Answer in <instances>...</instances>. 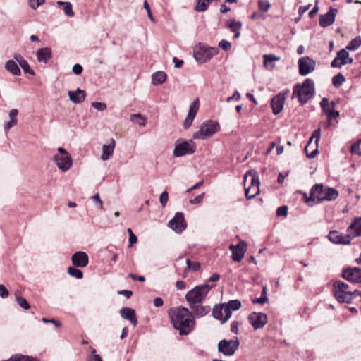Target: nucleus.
<instances>
[{"mask_svg": "<svg viewBox=\"0 0 361 361\" xmlns=\"http://www.w3.org/2000/svg\"><path fill=\"white\" fill-rule=\"evenodd\" d=\"M169 314L173 327L178 330L180 335H188L193 330L195 322L188 308L179 307L175 310H170Z\"/></svg>", "mask_w": 361, "mask_h": 361, "instance_id": "nucleus-1", "label": "nucleus"}, {"mask_svg": "<svg viewBox=\"0 0 361 361\" xmlns=\"http://www.w3.org/2000/svg\"><path fill=\"white\" fill-rule=\"evenodd\" d=\"M347 232L348 234L344 235L336 230H333L329 233L328 238L334 244H349L353 238L361 235V217L355 219L348 228Z\"/></svg>", "mask_w": 361, "mask_h": 361, "instance_id": "nucleus-2", "label": "nucleus"}, {"mask_svg": "<svg viewBox=\"0 0 361 361\" xmlns=\"http://www.w3.org/2000/svg\"><path fill=\"white\" fill-rule=\"evenodd\" d=\"M338 196V192L336 189L317 183L311 188L310 196L309 199L306 200V203L308 206L312 207L313 205L312 202L319 203L323 201H332L336 200Z\"/></svg>", "mask_w": 361, "mask_h": 361, "instance_id": "nucleus-3", "label": "nucleus"}, {"mask_svg": "<svg viewBox=\"0 0 361 361\" xmlns=\"http://www.w3.org/2000/svg\"><path fill=\"white\" fill-rule=\"evenodd\" d=\"M314 91L313 80L306 78L301 85L294 86L292 98L297 97L301 104H305L312 97Z\"/></svg>", "mask_w": 361, "mask_h": 361, "instance_id": "nucleus-4", "label": "nucleus"}, {"mask_svg": "<svg viewBox=\"0 0 361 361\" xmlns=\"http://www.w3.org/2000/svg\"><path fill=\"white\" fill-rule=\"evenodd\" d=\"M333 291L335 298L339 302L349 303L355 295L360 293L358 290H349L348 286L343 281H336L333 284Z\"/></svg>", "mask_w": 361, "mask_h": 361, "instance_id": "nucleus-5", "label": "nucleus"}, {"mask_svg": "<svg viewBox=\"0 0 361 361\" xmlns=\"http://www.w3.org/2000/svg\"><path fill=\"white\" fill-rule=\"evenodd\" d=\"M212 288L213 286L204 284L196 286L189 290L185 295V299L190 307L196 304H201Z\"/></svg>", "mask_w": 361, "mask_h": 361, "instance_id": "nucleus-6", "label": "nucleus"}, {"mask_svg": "<svg viewBox=\"0 0 361 361\" xmlns=\"http://www.w3.org/2000/svg\"><path fill=\"white\" fill-rule=\"evenodd\" d=\"M217 53L218 48L209 47L202 43L195 45L193 51L195 60L201 63L207 62Z\"/></svg>", "mask_w": 361, "mask_h": 361, "instance_id": "nucleus-7", "label": "nucleus"}, {"mask_svg": "<svg viewBox=\"0 0 361 361\" xmlns=\"http://www.w3.org/2000/svg\"><path fill=\"white\" fill-rule=\"evenodd\" d=\"M219 130L220 126L217 121L208 120L200 126V129L194 133L192 137L194 139L206 140L212 137Z\"/></svg>", "mask_w": 361, "mask_h": 361, "instance_id": "nucleus-8", "label": "nucleus"}, {"mask_svg": "<svg viewBox=\"0 0 361 361\" xmlns=\"http://www.w3.org/2000/svg\"><path fill=\"white\" fill-rule=\"evenodd\" d=\"M58 154L54 155V161L62 171H67L72 166L73 160L69 153L63 147L58 148Z\"/></svg>", "mask_w": 361, "mask_h": 361, "instance_id": "nucleus-9", "label": "nucleus"}, {"mask_svg": "<svg viewBox=\"0 0 361 361\" xmlns=\"http://www.w3.org/2000/svg\"><path fill=\"white\" fill-rule=\"evenodd\" d=\"M240 341L238 337L231 340L222 339L218 343V350L226 356H231L238 349Z\"/></svg>", "mask_w": 361, "mask_h": 361, "instance_id": "nucleus-10", "label": "nucleus"}, {"mask_svg": "<svg viewBox=\"0 0 361 361\" xmlns=\"http://www.w3.org/2000/svg\"><path fill=\"white\" fill-rule=\"evenodd\" d=\"M321 137V130L317 128L312 133L307 145L305 147L306 156L310 158H314L319 153L318 143Z\"/></svg>", "mask_w": 361, "mask_h": 361, "instance_id": "nucleus-11", "label": "nucleus"}, {"mask_svg": "<svg viewBox=\"0 0 361 361\" xmlns=\"http://www.w3.org/2000/svg\"><path fill=\"white\" fill-rule=\"evenodd\" d=\"M195 145L190 141H183L176 144L173 149V156L176 157H183L185 154H192L195 152Z\"/></svg>", "mask_w": 361, "mask_h": 361, "instance_id": "nucleus-12", "label": "nucleus"}, {"mask_svg": "<svg viewBox=\"0 0 361 361\" xmlns=\"http://www.w3.org/2000/svg\"><path fill=\"white\" fill-rule=\"evenodd\" d=\"M168 226L177 233H182L187 226L183 213H176L173 218L169 221Z\"/></svg>", "mask_w": 361, "mask_h": 361, "instance_id": "nucleus-13", "label": "nucleus"}, {"mask_svg": "<svg viewBox=\"0 0 361 361\" xmlns=\"http://www.w3.org/2000/svg\"><path fill=\"white\" fill-rule=\"evenodd\" d=\"M267 320V314L262 312H253L248 316V321L255 330L263 328Z\"/></svg>", "mask_w": 361, "mask_h": 361, "instance_id": "nucleus-14", "label": "nucleus"}, {"mask_svg": "<svg viewBox=\"0 0 361 361\" xmlns=\"http://www.w3.org/2000/svg\"><path fill=\"white\" fill-rule=\"evenodd\" d=\"M342 277L351 283H361V269L348 267L343 270Z\"/></svg>", "mask_w": 361, "mask_h": 361, "instance_id": "nucleus-15", "label": "nucleus"}, {"mask_svg": "<svg viewBox=\"0 0 361 361\" xmlns=\"http://www.w3.org/2000/svg\"><path fill=\"white\" fill-rule=\"evenodd\" d=\"M299 73L301 75H307L311 73L315 66V62L308 56H304L298 61Z\"/></svg>", "mask_w": 361, "mask_h": 361, "instance_id": "nucleus-16", "label": "nucleus"}, {"mask_svg": "<svg viewBox=\"0 0 361 361\" xmlns=\"http://www.w3.org/2000/svg\"><path fill=\"white\" fill-rule=\"evenodd\" d=\"M288 90L284 93H279L274 97L271 101V106L272 112L274 115L279 114L283 109L286 94H287Z\"/></svg>", "mask_w": 361, "mask_h": 361, "instance_id": "nucleus-17", "label": "nucleus"}, {"mask_svg": "<svg viewBox=\"0 0 361 361\" xmlns=\"http://www.w3.org/2000/svg\"><path fill=\"white\" fill-rule=\"evenodd\" d=\"M247 244L245 241H240L238 245H231L230 250L232 252V259L235 262H240L246 252Z\"/></svg>", "mask_w": 361, "mask_h": 361, "instance_id": "nucleus-18", "label": "nucleus"}, {"mask_svg": "<svg viewBox=\"0 0 361 361\" xmlns=\"http://www.w3.org/2000/svg\"><path fill=\"white\" fill-rule=\"evenodd\" d=\"M338 13V9L330 7L329 11L319 16V24L322 27H327L331 25L335 21V17Z\"/></svg>", "mask_w": 361, "mask_h": 361, "instance_id": "nucleus-19", "label": "nucleus"}, {"mask_svg": "<svg viewBox=\"0 0 361 361\" xmlns=\"http://www.w3.org/2000/svg\"><path fill=\"white\" fill-rule=\"evenodd\" d=\"M212 314L214 317L222 323L228 321L231 317L230 310L226 309L223 304L216 305L212 310Z\"/></svg>", "mask_w": 361, "mask_h": 361, "instance_id": "nucleus-20", "label": "nucleus"}, {"mask_svg": "<svg viewBox=\"0 0 361 361\" xmlns=\"http://www.w3.org/2000/svg\"><path fill=\"white\" fill-rule=\"evenodd\" d=\"M199 109V100L196 99L190 104L188 114L183 122V127L185 129H188L192 125V123Z\"/></svg>", "mask_w": 361, "mask_h": 361, "instance_id": "nucleus-21", "label": "nucleus"}, {"mask_svg": "<svg viewBox=\"0 0 361 361\" xmlns=\"http://www.w3.org/2000/svg\"><path fill=\"white\" fill-rule=\"evenodd\" d=\"M71 261L75 267H85L89 263V257L86 252L78 251L72 255Z\"/></svg>", "mask_w": 361, "mask_h": 361, "instance_id": "nucleus-22", "label": "nucleus"}, {"mask_svg": "<svg viewBox=\"0 0 361 361\" xmlns=\"http://www.w3.org/2000/svg\"><path fill=\"white\" fill-rule=\"evenodd\" d=\"M349 53L345 49H341L338 53L336 57L331 63V66L333 68H341L348 63Z\"/></svg>", "mask_w": 361, "mask_h": 361, "instance_id": "nucleus-23", "label": "nucleus"}, {"mask_svg": "<svg viewBox=\"0 0 361 361\" xmlns=\"http://www.w3.org/2000/svg\"><path fill=\"white\" fill-rule=\"evenodd\" d=\"M121 316L123 319L129 320L130 322L136 326L137 324V319L136 317L135 311L130 307H123L120 310Z\"/></svg>", "mask_w": 361, "mask_h": 361, "instance_id": "nucleus-24", "label": "nucleus"}, {"mask_svg": "<svg viewBox=\"0 0 361 361\" xmlns=\"http://www.w3.org/2000/svg\"><path fill=\"white\" fill-rule=\"evenodd\" d=\"M69 99L75 104H80L85 99L86 93L84 90L78 88L75 91H68Z\"/></svg>", "mask_w": 361, "mask_h": 361, "instance_id": "nucleus-25", "label": "nucleus"}, {"mask_svg": "<svg viewBox=\"0 0 361 361\" xmlns=\"http://www.w3.org/2000/svg\"><path fill=\"white\" fill-rule=\"evenodd\" d=\"M115 145V140L112 138L110 140L109 144L104 145L102 146V152L101 155L102 160L106 161L110 159L114 153Z\"/></svg>", "mask_w": 361, "mask_h": 361, "instance_id": "nucleus-26", "label": "nucleus"}, {"mask_svg": "<svg viewBox=\"0 0 361 361\" xmlns=\"http://www.w3.org/2000/svg\"><path fill=\"white\" fill-rule=\"evenodd\" d=\"M36 56L39 62L47 63L52 57V52L49 47L41 48L36 52Z\"/></svg>", "mask_w": 361, "mask_h": 361, "instance_id": "nucleus-27", "label": "nucleus"}, {"mask_svg": "<svg viewBox=\"0 0 361 361\" xmlns=\"http://www.w3.org/2000/svg\"><path fill=\"white\" fill-rule=\"evenodd\" d=\"M259 180L256 172L249 171L247 172L244 176V185L250 186H255L259 188Z\"/></svg>", "mask_w": 361, "mask_h": 361, "instance_id": "nucleus-28", "label": "nucleus"}, {"mask_svg": "<svg viewBox=\"0 0 361 361\" xmlns=\"http://www.w3.org/2000/svg\"><path fill=\"white\" fill-rule=\"evenodd\" d=\"M226 25L234 33V38L237 39L240 37L242 27L241 22L230 19L226 21Z\"/></svg>", "mask_w": 361, "mask_h": 361, "instance_id": "nucleus-29", "label": "nucleus"}, {"mask_svg": "<svg viewBox=\"0 0 361 361\" xmlns=\"http://www.w3.org/2000/svg\"><path fill=\"white\" fill-rule=\"evenodd\" d=\"M4 68L8 72L11 73L13 75L18 76L21 74L20 69L14 60H8L5 63Z\"/></svg>", "mask_w": 361, "mask_h": 361, "instance_id": "nucleus-30", "label": "nucleus"}, {"mask_svg": "<svg viewBox=\"0 0 361 361\" xmlns=\"http://www.w3.org/2000/svg\"><path fill=\"white\" fill-rule=\"evenodd\" d=\"M190 307L192 309L194 314L199 317L205 316L210 311L209 306H202L201 304H196Z\"/></svg>", "mask_w": 361, "mask_h": 361, "instance_id": "nucleus-31", "label": "nucleus"}, {"mask_svg": "<svg viewBox=\"0 0 361 361\" xmlns=\"http://www.w3.org/2000/svg\"><path fill=\"white\" fill-rule=\"evenodd\" d=\"M335 102H329L327 98H323L320 102V106L322 111L326 115L329 113L332 114V110L335 109Z\"/></svg>", "mask_w": 361, "mask_h": 361, "instance_id": "nucleus-32", "label": "nucleus"}, {"mask_svg": "<svg viewBox=\"0 0 361 361\" xmlns=\"http://www.w3.org/2000/svg\"><path fill=\"white\" fill-rule=\"evenodd\" d=\"M166 74L164 71H157L152 77V82L153 85H160L164 83L166 80Z\"/></svg>", "mask_w": 361, "mask_h": 361, "instance_id": "nucleus-33", "label": "nucleus"}, {"mask_svg": "<svg viewBox=\"0 0 361 361\" xmlns=\"http://www.w3.org/2000/svg\"><path fill=\"white\" fill-rule=\"evenodd\" d=\"M245 195L247 200L254 198L256 195L259 193V188L254 186H250L244 185Z\"/></svg>", "mask_w": 361, "mask_h": 361, "instance_id": "nucleus-34", "label": "nucleus"}, {"mask_svg": "<svg viewBox=\"0 0 361 361\" xmlns=\"http://www.w3.org/2000/svg\"><path fill=\"white\" fill-rule=\"evenodd\" d=\"M18 114V111L16 109H13L10 111V112H9L10 121L8 122H7L5 125L6 130L10 129L11 128H12L17 123Z\"/></svg>", "mask_w": 361, "mask_h": 361, "instance_id": "nucleus-35", "label": "nucleus"}, {"mask_svg": "<svg viewBox=\"0 0 361 361\" xmlns=\"http://www.w3.org/2000/svg\"><path fill=\"white\" fill-rule=\"evenodd\" d=\"M223 305L226 309L230 310L231 315L233 311L238 310L241 307V302L238 300H232Z\"/></svg>", "mask_w": 361, "mask_h": 361, "instance_id": "nucleus-36", "label": "nucleus"}, {"mask_svg": "<svg viewBox=\"0 0 361 361\" xmlns=\"http://www.w3.org/2000/svg\"><path fill=\"white\" fill-rule=\"evenodd\" d=\"M263 58L264 66L268 69H272L274 66V64H272V62L279 59V57H276L274 54H265Z\"/></svg>", "mask_w": 361, "mask_h": 361, "instance_id": "nucleus-37", "label": "nucleus"}, {"mask_svg": "<svg viewBox=\"0 0 361 361\" xmlns=\"http://www.w3.org/2000/svg\"><path fill=\"white\" fill-rule=\"evenodd\" d=\"M132 122L137 123L139 126H145L147 124V119L140 114H132L130 116Z\"/></svg>", "mask_w": 361, "mask_h": 361, "instance_id": "nucleus-38", "label": "nucleus"}, {"mask_svg": "<svg viewBox=\"0 0 361 361\" xmlns=\"http://www.w3.org/2000/svg\"><path fill=\"white\" fill-rule=\"evenodd\" d=\"M361 46V37L357 36L352 39L346 46L345 49L349 51H355Z\"/></svg>", "mask_w": 361, "mask_h": 361, "instance_id": "nucleus-39", "label": "nucleus"}, {"mask_svg": "<svg viewBox=\"0 0 361 361\" xmlns=\"http://www.w3.org/2000/svg\"><path fill=\"white\" fill-rule=\"evenodd\" d=\"M210 1L211 0H197L195 10L198 12L205 11L208 8Z\"/></svg>", "mask_w": 361, "mask_h": 361, "instance_id": "nucleus-40", "label": "nucleus"}, {"mask_svg": "<svg viewBox=\"0 0 361 361\" xmlns=\"http://www.w3.org/2000/svg\"><path fill=\"white\" fill-rule=\"evenodd\" d=\"M361 139H358L355 143L352 144L350 148V152L353 155H361Z\"/></svg>", "mask_w": 361, "mask_h": 361, "instance_id": "nucleus-41", "label": "nucleus"}, {"mask_svg": "<svg viewBox=\"0 0 361 361\" xmlns=\"http://www.w3.org/2000/svg\"><path fill=\"white\" fill-rule=\"evenodd\" d=\"M67 271L69 275L78 279H81L83 277L82 271L75 267H70L68 268Z\"/></svg>", "mask_w": 361, "mask_h": 361, "instance_id": "nucleus-42", "label": "nucleus"}, {"mask_svg": "<svg viewBox=\"0 0 361 361\" xmlns=\"http://www.w3.org/2000/svg\"><path fill=\"white\" fill-rule=\"evenodd\" d=\"M345 79L343 75L341 73H339L333 77L332 83L334 87H338L345 82Z\"/></svg>", "mask_w": 361, "mask_h": 361, "instance_id": "nucleus-43", "label": "nucleus"}, {"mask_svg": "<svg viewBox=\"0 0 361 361\" xmlns=\"http://www.w3.org/2000/svg\"><path fill=\"white\" fill-rule=\"evenodd\" d=\"M16 300L18 305L23 310H28L30 308V305L26 299L20 297L19 295L16 293Z\"/></svg>", "mask_w": 361, "mask_h": 361, "instance_id": "nucleus-44", "label": "nucleus"}, {"mask_svg": "<svg viewBox=\"0 0 361 361\" xmlns=\"http://www.w3.org/2000/svg\"><path fill=\"white\" fill-rule=\"evenodd\" d=\"M20 66L25 73H28L32 75H35V71L30 68V65L28 64L26 60H25L22 63H20Z\"/></svg>", "mask_w": 361, "mask_h": 361, "instance_id": "nucleus-45", "label": "nucleus"}, {"mask_svg": "<svg viewBox=\"0 0 361 361\" xmlns=\"http://www.w3.org/2000/svg\"><path fill=\"white\" fill-rule=\"evenodd\" d=\"M258 6L262 11L267 12L270 8L271 4L268 0H259Z\"/></svg>", "mask_w": 361, "mask_h": 361, "instance_id": "nucleus-46", "label": "nucleus"}, {"mask_svg": "<svg viewBox=\"0 0 361 361\" xmlns=\"http://www.w3.org/2000/svg\"><path fill=\"white\" fill-rule=\"evenodd\" d=\"M63 11L65 14L68 17H73L74 16V12L73 11L72 4L70 2H67L64 4L63 6Z\"/></svg>", "mask_w": 361, "mask_h": 361, "instance_id": "nucleus-47", "label": "nucleus"}, {"mask_svg": "<svg viewBox=\"0 0 361 361\" xmlns=\"http://www.w3.org/2000/svg\"><path fill=\"white\" fill-rule=\"evenodd\" d=\"M169 200V194L167 191H164L160 195L159 202L163 207H165Z\"/></svg>", "mask_w": 361, "mask_h": 361, "instance_id": "nucleus-48", "label": "nucleus"}, {"mask_svg": "<svg viewBox=\"0 0 361 361\" xmlns=\"http://www.w3.org/2000/svg\"><path fill=\"white\" fill-rule=\"evenodd\" d=\"M219 47L224 51H228L231 49V43L227 40L222 39L219 42Z\"/></svg>", "mask_w": 361, "mask_h": 361, "instance_id": "nucleus-49", "label": "nucleus"}, {"mask_svg": "<svg viewBox=\"0 0 361 361\" xmlns=\"http://www.w3.org/2000/svg\"><path fill=\"white\" fill-rule=\"evenodd\" d=\"M276 214L279 216H286L288 214V207L286 205L279 207L276 210Z\"/></svg>", "mask_w": 361, "mask_h": 361, "instance_id": "nucleus-50", "label": "nucleus"}, {"mask_svg": "<svg viewBox=\"0 0 361 361\" xmlns=\"http://www.w3.org/2000/svg\"><path fill=\"white\" fill-rule=\"evenodd\" d=\"M92 106L99 111H104L106 109V104L103 102H94L92 103Z\"/></svg>", "mask_w": 361, "mask_h": 361, "instance_id": "nucleus-51", "label": "nucleus"}, {"mask_svg": "<svg viewBox=\"0 0 361 361\" xmlns=\"http://www.w3.org/2000/svg\"><path fill=\"white\" fill-rule=\"evenodd\" d=\"M143 6H144L145 9V10L147 11V16L149 17V18L150 19V20H151L152 22H154V21H155V20H154V17H153V16H152V12H151V10H150V7H149V4L147 3V1H144V5H143Z\"/></svg>", "mask_w": 361, "mask_h": 361, "instance_id": "nucleus-52", "label": "nucleus"}, {"mask_svg": "<svg viewBox=\"0 0 361 361\" xmlns=\"http://www.w3.org/2000/svg\"><path fill=\"white\" fill-rule=\"evenodd\" d=\"M204 197V192H202V194L195 197L194 199L190 200V204H196L200 203L202 201Z\"/></svg>", "mask_w": 361, "mask_h": 361, "instance_id": "nucleus-53", "label": "nucleus"}, {"mask_svg": "<svg viewBox=\"0 0 361 361\" xmlns=\"http://www.w3.org/2000/svg\"><path fill=\"white\" fill-rule=\"evenodd\" d=\"M42 321L44 323H52L56 327H60L61 326V323L59 320H56L54 319H49L47 318H42Z\"/></svg>", "mask_w": 361, "mask_h": 361, "instance_id": "nucleus-54", "label": "nucleus"}, {"mask_svg": "<svg viewBox=\"0 0 361 361\" xmlns=\"http://www.w3.org/2000/svg\"><path fill=\"white\" fill-rule=\"evenodd\" d=\"M267 301H268L267 296H261L260 298L253 299L252 303H254V304L259 303V304L263 305L265 302H267Z\"/></svg>", "mask_w": 361, "mask_h": 361, "instance_id": "nucleus-55", "label": "nucleus"}, {"mask_svg": "<svg viewBox=\"0 0 361 361\" xmlns=\"http://www.w3.org/2000/svg\"><path fill=\"white\" fill-rule=\"evenodd\" d=\"M8 291L6 287L4 285L0 284V297L5 298L8 296Z\"/></svg>", "mask_w": 361, "mask_h": 361, "instance_id": "nucleus-56", "label": "nucleus"}, {"mask_svg": "<svg viewBox=\"0 0 361 361\" xmlns=\"http://www.w3.org/2000/svg\"><path fill=\"white\" fill-rule=\"evenodd\" d=\"M200 269V263L199 262H192L191 266L189 267L188 271H197Z\"/></svg>", "mask_w": 361, "mask_h": 361, "instance_id": "nucleus-57", "label": "nucleus"}, {"mask_svg": "<svg viewBox=\"0 0 361 361\" xmlns=\"http://www.w3.org/2000/svg\"><path fill=\"white\" fill-rule=\"evenodd\" d=\"M240 99V94L238 91L235 90L233 96L227 98L226 101L230 102L231 100L239 101Z\"/></svg>", "mask_w": 361, "mask_h": 361, "instance_id": "nucleus-58", "label": "nucleus"}, {"mask_svg": "<svg viewBox=\"0 0 361 361\" xmlns=\"http://www.w3.org/2000/svg\"><path fill=\"white\" fill-rule=\"evenodd\" d=\"M82 67L81 65L78 64V63H76L73 66V72L75 74V75H80L82 73Z\"/></svg>", "mask_w": 361, "mask_h": 361, "instance_id": "nucleus-59", "label": "nucleus"}, {"mask_svg": "<svg viewBox=\"0 0 361 361\" xmlns=\"http://www.w3.org/2000/svg\"><path fill=\"white\" fill-rule=\"evenodd\" d=\"M231 331L236 334L238 333V322L237 321L232 322L231 324Z\"/></svg>", "mask_w": 361, "mask_h": 361, "instance_id": "nucleus-60", "label": "nucleus"}, {"mask_svg": "<svg viewBox=\"0 0 361 361\" xmlns=\"http://www.w3.org/2000/svg\"><path fill=\"white\" fill-rule=\"evenodd\" d=\"M339 115H340L339 111H335V109L334 110H332V114L329 113L326 114V116L328 117V120L335 119V118H338L339 116Z\"/></svg>", "mask_w": 361, "mask_h": 361, "instance_id": "nucleus-61", "label": "nucleus"}, {"mask_svg": "<svg viewBox=\"0 0 361 361\" xmlns=\"http://www.w3.org/2000/svg\"><path fill=\"white\" fill-rule=\"evenodd\" d=\"M311 6V4H308L306 6H301L298 8V13L300 16H302Z\"/></svg>", "mask_w": 361, "mask_h": 361, "instance_id": "nucleus-62", "label": "nucleus"}, {"mask_svg": "<svg viewBox=\"0 0 361 361\" xmlns=\"http://www.w3.org/2000/svg\"><path fill=\"white\" fill-rule=\"evenodd\" d=\"M173 62L174 63V66L178 68H181L183 64V61L178 59L177 57H173Z\"/></svg>", "mask_w": 361, "mask_h": 361, "instance_id": "nucleus-63", "label": "nucleus"}, {"mask_svg": "<svg viewBox=\"0 0 361 361\" xmlns=\"http://www.w3.org/2000/svg\"><path fill=\"white\" fill-rule=\"evenodd\" d=\"M154 305L156 307H160L163 305L164 304V302H163V300L162 298H159V297H157V298H155L154 299Z\"/></svg>", "mask_w": 361, "mask_h": 361, "instance_id": "nucleus-64", "label": "nucleus"}]
</instances>
